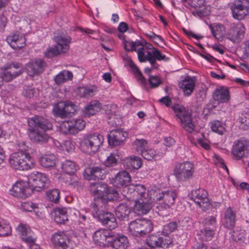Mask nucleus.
Here are the masks:
<instances>
[{"mask_svg": "<svg viewBox=\"0 0 249 249\" xmlns=\"http://www.w3.org/2000/svg\"><path fill=\"white\" fill-rule=\"evenodd\" d=\"M200 235L203 236L202 238L206 240H211L214 235L213 230H209L205 228L200 231Z\"/></svg>", "mask_w": 249, "mask_h": 249, "instance_id": "obj_57", "label": "nucleus"}, {"mask_svg": "<svg viewBox=\"0 0 249 249\" xmlns=\"http://www.w3.org/2000/svg\"><path fill=\"white\" fill-rule=\"evenodd\" d=\"M133 43H135L134 44V51H136L138 47H140L138 49L137 53L139 60L141 62L148 61L151 64H153L156 60L161 61L166 58V56L156 48H153L148 51L144 49L143 45L139 41L133 42Z\"/></svg>", "mask_w": 249, "mask_h": 249, "instance_id": "obj_4", "label": "nucleus"}, {"mask_svg": "<svg viewBox=\"0 0 249 249\" xmlns=\"http://www.w3.org/2000/svg\"><path fill=\"white\" fill-rule=\"evenodd\" d=\"M131 209L125 203L120 204L115 210L116 216L120 220H127L131 213Z\"/></svg>", "mask_w": 249, "mask_h": 249, "instance_id": "obj_41", "label": "nucleus"}, {"mask_svg": "<svg viewBox=\"0 0 249 249\" xmlns=\"http://www.w3.org/2000/svg\"><path fill=\"white\" fill-rule=\"evenodd\" d=\"M113 233L109 230H99L96 231L93 236L95 243L100 247H108L111 241Z\"/></svg>", "mask_w": 249, "mask_h": 249, "instance_id": "obj_15", "label": "nucleus"}, {"mask_svg": "<svg viewBox=\"0 0 249 249\" xmlns=\"http://www.w3.org/2000/svg\"><path fill=\"white\" fill-rule=\"evenodd\" d=\"M152 200L145 199L135 202V210L139 214H146L152 207Z\"/></svg>", "mask_w": 249, "mask_h": 249, "instance_id": "obj_40", "label": "nucleus"}, {"mask_svg": "<svg viewBox=\"0 0 249 249\" xmlns=\"http://www.w3.org/2000/svg\"><path fill=\"white\" fill-rule=\"evenodd\" d=\"M40 164L45 167H53L55 165L57 159L53 154L46 155L40 159Z\"/></svg>", "mask_w": 249, "mask_h": 249, "instance_id": "obj_42", "label": "nucleus"}, {"mask_svg": "<svg viewBox=\"0 0 249 249\" xmlns=\"http://www.w3.org/2000/svg\"><path fill=\"white\" fill-rule=\"evenodd\" d=\"M148 246L151 248L160 247L167 248L172 244V239L168 234H163L159 237L157 235H151L146 240Z\"/></svg>", "mask_w": 249, "mask_h": 249, "instance_id": "obj_14", "label": "nucleus"}, {"mask_svg": "<svg viewBox=\"0 0 249 249\" xmlns=\"http://www.w3.org/2000/svg\"><path fill=\"white\" fill-rule=\"evenodd\" d=\"M61 168L62 172L65 174L72 175V178L69 182V184H75L77 183L78 178L77 177L73 176L77 170L76 164L70 160H66L62 162Z\"/></svg>", "mask_w": 249, "mask_h": 249, "instance_id": "obj_21", "label": "nucleus"}, {"mask_svg": "<svg viewBox=\"0 0 249 249\" xmlns=\"http://www.w3.org/2000/svg\"><path fill=\"white\" fill-rule=\"evenodd\" d=\"M6 40L8 43L14 49H20L25 46V38L18 32L8 36Z\"/></svg>", "mask_w": 249, "mask_h": 249, "instance_id": "obj_25", "label": "nucleus"}, {"mask_svg": "<svg viewBox=\"0 0 249 249\" xmlns=\"http://www.w3.org/2000/svg\"><path fill=\"white\" fill-rule=\"evenodd\" d=\"M22 209L27 212H31L35 209L37 208V204L32 202H26L22 204Z\"/></svg>", "mask_w": 249, "mask_h": 249, "instance_id": "obj_60", "label": "nucleus"}, {"mask_svg": "<svg viewBox=\"0 0 249 249\" xmlns=\"http://www.w3.org/2000/svg\"><path fill=\"white\" fill-rule=\"evenodd\" d=\"M72 134H75L83 129L85 126V122L81 119L70 120Z\"/></svg>", "mask_w": 249, "mask_h": 249, "instance_id": "obj_43", "label": "nucleus"}, {"mask_svg": "<svg viewBox=\"0 0 249 249\" xmlns=\"http://www.w3.org/2000/svg\"><path fill=\"white\" fill-rule=\"evenodd\" d=\"M177 196V193L175 191L170 190L156 194L153 200L160 202L158 207H160L162 209H166L174 204Z\"/></svg>", "mask_w": 249, "mask_h": 249, "instance_id": "obj_13", "label": "nucleus"}, {"mask_svg": "<svg viewBox=\"0 0 249 249\" xmlns=\"http://www.w3.org/2000/svg\"><path fill=\"white\" fill-rule=\"evenodd\" d=\"M241 126L243 129H246L249 126V113H242L238 119Z\"/></svg>", "mask_w": 249, "mask_h": 249, "instance_id": "obj_53", "label": "nucleus"}, {"mask_svg": "<svg viewBox=\"0 0 249 249\" xmlns=\"http://www.w3.org/2000/svg\"><path fill=\"white\" fill-rule=\"evenodd\" d=\"M143 158L148 160H152L157 157H160L161 155L156 152L153 149H145L141 154Z\"/></svg>", "mask_w": 249, "mask_h": 249, "instance_id": "obj_46", "label": "nucleus"}, {"mask_svg": "<svg viewBox=\"0 0 249 249\" xmlns=\"http://www.w3.org/2000/svg\"><path fill=\"white\" fill-rule=\"evenodd\" d=\"M236 220L235 212L229 207L225 212L224 218V225L228 229H232L234 227Z\"/></svg>", "mask_w": 249, "mask_h": 249, "instance_id": "obj_38", "label": "nucleus"}, {"mask_svg": "<svg viewBox=\"0 0 249 249\" xmlns=\"http://www.w3.org/2000/svg\"><path fill=\"white\" fill-rule=\"evenodd\" d=\"M117 163V160L115 158L114 154L112 153L107 157L105 161V164L107 167H113L116 165Z\"/></svg>", "mask_w": 249, "mask_h": 249, "instance_id": "obj_59", "label": "nucleus"}, {"mask_svg": "<svg viewBox=\"0 0 249 249\" xmlns=\"http://www.w3.org/2000/svg\"><path fill=\"white\" fill-rule=\"evenodd\" d=\"M28 136L33 142L42 143L48 142L52 138L46 131L52 129V124L46 119L35 116L28 120Z\"/></svg>", "mask_w": 249, "mask_h": 249, "instance_id": "obj_1", "label": "nucleus"}, {"mask_svg": "<svg viewBox=\"0 0 249 249\" xmlns=\"http://www.w3.org/2000/svg\"><path fill=\"white\" fill-rule=\"evenodd\" d=\"M191 198L200 208H205L209 206L207 192L203 189H195L192 191Z\"/></svg>", "mask_w": 249, "mask_h": 249, "instance_id": "obj_17", "label": "nucleus"}, {"mask_svg": "<svg viewBox=\"0 0 249 249\" xmlns=\"http://www.w3.org/2000/svg\"><path fill=\"white\" fill-rule=\"evenodd\" d=\"M76 110V106L71 102L65 101L56 104L53 108L54 114L62 118H66L74 114Z\"/></svg>", "mask_w": 249, "mask_h": 249, "instance_id": "obj_12", "label": "nucleus"}, {"mask_svg": "<svg viewBox=\"0 0 249 249\" xmlns=\"http://www.w3.org/2000/svg\"><path fill=\"white\" fill-rule=\"evenodd\" d=\"M72 78L73 74L71 71L63 70L53 77V80L56 85L60 86L69 81L71 80Z\"/></svg>", "mask_w": 249, "mask_h": 249, "instance_id": "obj_39", "label": "nucleus"}, {"mask_svg": "<svg viewBox=\"0 0 249 249\" xmlns=\"http://www.w3.org/2000/svg\"><path fill=\"white\" fill-rule=\"evenodd\" d=\"M195 172L193 163L185 161L178 164L174 170V175L180 181H187L192 178Z\"/></svg>", "mask_w": 249, "mask_h": 249, "instance_id": "obj_10", "label": "nucleus"}, {"mask_svg": "<svg viewBox=\"0 0 249 249\" xmlns=\"http://www.w3.org/2000/svg\"><path fill=\"white\" fill-rule=\"evenodd\" d=\"M211 29L213 36L216 38H219L221 37L223 34L224 27L222 25L216 24L213 26H211Z\"/></svg>", "mask_w": 249, "mask_h": 249, "instance_id": "obj_47", "label": "nucleus"}, {"mask_svg": "<svg viewBox=\"0 0 249 249\" xmlns=\"http://www.w3.org/2000/svg\"><path fill=\"white\" fill-rule=\"evenodd\" d=\"M131 177L126 171L119 172L115 177L111 179V183L117 187L126 186L131 181Z\"/></svg>", "mask_w": 249, "mask_h": 249, "instance_id": "obj_26", "label": "nucleus"}, {"mask_svg": "<svg viewBox=\"0 0 249 249\" xmlns=\"http://www.w3.org/2000/svg\"><path fill=\"white\" fill-rule=\"evenodd\" d=\"M45 67V63L41 59L29 62L26 64L25 69L28 74L31 76L42 72Z\"/></svg>", "mask_w": 249, "mask_h": 249, "instance_id": "obj_27", "label": "nucleus"}, {"mask_svg": "<svg viewBox=\"0 0 249 249\" xmlns=\"http://www.w3.org/2000/svg\"><path fill=\"white\" fill-rule=\"evenodd\" d=\"M215 159V162L216 164H219L221 168L225 169L227 172H228V169L227 167L224 163L223 160L217 155H215L214 157Z\"/></svg>", "mask_w": 249, "mask_h": 249, "instance_id": "obj_64", "label": "nucleus"}, {"mask_svg": "<svg viewBox=\"0 0 249 249\" xmlns=\"http://www.w3.org/2000/svg\"><path fill=\"white\" fill-rule=\"evenodd\" d=\"M54 41L56 43L55 45L62 53H66L69 50V44L71 41L70 36H57L54 37Z\"/></svg>", "mask_w": 249, "mask_h": 249, "instance_id": "obj_35", "label": "nucleus"}, {"mask_svg": "<svg viewBox=\"0 0 249 249\" xmlns=\"http://www.w3.org/2000/svg\"><path fill=\"white\" fill-rule=\"evenodd\" d=\"M148 82L151 88H157L162 83L160 77L156 75H149Z\"/></svg>", "mask_w": 249, "mask_h": 249, "instance_id": "obj_56", "label": "nucleus"}, {"mask_svg": "<svg viewBox=\"0 0 249 249\" xmlns=\"http://www.w3.org/2000/svg\"><path fill=\"white\" fill-rule=\"evenodd\" d=\"M17 230L22 241L29 246L36 243L37 237L28 226L19 224Z\"/></svg>", "mask_w": 249, "mask_h": 249, "instance_id": "obj_19", "label": "nucleus"}, {"mask_svg": "<svg viewBox=\"0 0 249 249\" xmlns=\"http://www.w3.org/2000/svg\"><path fill=\"white\" fill-rule=\"evenodd\" d=\"M232 238L235 242L239 243H244L246 239L245 232L243 230L234 231Z\"/></svg>", "mask_w": 249, "mask_h": 249, "instance_id": "obj_49", "label": "nucleus"}, {"mask_svg": "<svg viewBox=\"0 0 249 249\" xmlns=\"http://www.w3.org/2000/svg\"><path fill=\"white\" fill-rule=\"evenodd\" d=\"M106 171L99 167L87 168L84 171L83 176L87 180L103 179L106 177Z\"/></svg>", "mask_w": 249, "mask_h": 249, "instance_id": "obj_23", "label": "nucleus"}, {"mask_svg": "<svg viewBox=\"0 0 249 249\" xmlns=\"http://www.w3.org/2000/svg\"><path fill=\"white\" fill-rule=\"evenodd\" d=\"M153 230L151 221L146 219H136L131 222L128 226V233L134 236L145 235Z\"/></svg>", "mask_w": 249, "mask_h": 249, "instance_id": "obj_7", "label": "nucleus"}, {"mask_svg": "<svg viewBox=\"0 0 249 249\" xmlns=\"http://www.w3.org/2000/svg\"><path fill=\"white\" fill-rule=\"evenodd\" d=\"M231 9L234 19L242 20L249 14V0H236Z\"/></svg>", "mask_w": 249, "mask_h": 249, "instance_id": "obj_11", "label": "nucleus"}, {"mask_svg": "<svg viewBox=\"0 0 249 249\" xmlns=\"http://www.w3.org/2000/svg\"><path fill=\"white\" fill-rule=\"evenodd\" d=\"M26 151V149H23L10 156L9 163L12 168L23 171L34 167L35 160Z\"/></svg>", "mask_w": 249, "mask_h": 249, "instance_id": "obj_2", "label": "nucleus"}, {"mask_svg": "<svg viewBox=\"0 0 249 249\" xmlns=\"http://www.w3.org/2000/svg\"><path fill=\"white\" fill-rule=\"evenodd\" d=\"M176 116L180 120L181 126L188 132L192 133L195 129L196 124L193 121L192 113L184 107L176 105L173 107Z\"/></svg>", "mask_w": 249, "mask_h": 249, "instance_id": "obj_5", "label": "nucleus"}, {"mask_svg": "<svg viewBox=\"0 0 249 249\" xmlns=\"http://www.w3.org/2000/svg\"><path fill=\"white\" fill-rule=\"evenodd\" d=\"M213 97L219 103H227L230 99L229 91L223 87L217 88L213 92Z\"/></svg>", "mask_w": 249, "mask_h": 249, "instance_id": "obj_29", "label": "nucleus"}, {"mask_svg": "<svg viewBox=\"0 0 249 249\" xmlns=\"http://www.w3.org/2000/svg\"><path fill=\"white\" fill-rule=\"evenodd\" d=\"M99 88L95 85L80 87L78 93L80 97L89 98L95 96L99 91Z\"/></svg>", "mask_w": 249, "mask_h": 249, "instance_id": "obj_34", "label": "nucleus"}, {"mask_svg": "<svg viewBox=\"0 0 249 249\" xmlns=\"http://www.w3.org/2000/svg\"><path fill=\"white\" fill-rule=\"evenodd\" d=\"M74 147L73 144L69 141H66L63 143V149L68 152L73 150Z\"/></svg>", "mask_w": 249, "mask_h": 249, "instance_id": "obj_63", "label": "nucleus"}, {"mask_svg": "<svg viewBox=\"0 0 249 249\" xmlns=\"http://www.w3.org/2000/svg\"><path fill=\"white\" fill-rule=\"evenodd\" d=\"M111 241L109 243L108 247H111L115 249H125L128 244L127 238L124 235L115 237L113 234Z\"/></svg>", "mask_w": 249, "mask_h": 249, "instance_id": "obj_33", "label": "nucleus"}, {"mask_svg": "<svg viewBox=\"0 0 249 249\" xmlns=\"http://www.w3.org/2000/svg\"><path fill=\"white\" fill-rule=\"evenodd\" d=\"M101 107V103L98 100H94L90 102L84 108L83 112L88 116L94 115L100 110Z\"/></svg>", "mask_w": 249, "mask_h": 249, "instance_id": "obj_37", "label": "nucleus"}, {"mask_svg": "<svg viewBox=\"0 0 249 249\" xmlns=\"http://www.w3.org/2000/svg\"><path fill=\"white\" fill-rule=\"evenodd\" d=\"M127 137V133L121 130H113L108 135L109 145H119L123 143Z\"/></svg>", "mask_w": 249, "mask_h": 249, "instance_id": "obj_24", "label": "nucleus"}, {"mask_svg": "<svg viewBox=\"0 0 249 249\" xmlns=\"http://www.w3.org/2000/svg\"><path fill=\"white\" fill-rule=\"evenodd\" d=\"M196 85L195 80L190 77H187L178 83V87L182 89L185 96H190L194 91Z\"/></svg>", "mask_w": 249, "mask_h": 249, "instance_id": "obj_32", "label": "nucleus"}, {"mask_svg": "<svg viewBox=\"0 0 249 249\" xmlns=\"http://www.w3.org/2000/svg\"><path fill=\"white\" fill-rule=\"evenodd\" d=\"M147 142L146 140L142 139H137L133 143V148L137 152H140L142 153L147 147Z\"/></svg>", "mask_w": 249, "mask_h": 249, "instance_id": "obj_45", "label": "nucleus"}, {"mask_svg": "<svg viewBox=\"0 0 249 249\" xmlns=\"http://www.w3.org/2000/svg\"><path fill=\"white\" fill-rule=\"evenodd\" d=\"M60 131L64 134H72L70 121L62 122L59 125Z\"/></svg>", "mask_w": 249, "mask_h": 249, "instance_id": "obj_52", "label": "nucleus"}, {"mask_svg": "<svg viewBox=\"0 0 249 249\" xmlns=\"http://www.w3.org/2000/svg\"><path fill=\"white\" fill-rule=\"evenodd\" d=\"M10 195L18 198H26L33 193L27 180H18L15 182L9 190Z\"/></svg>", "mask_w": 249, "mask_h": 249, "instance_id": "obj_9", "label": "nucleus"}, {"mask_svg": "<svg viewBox=\"0 0 249 249\" xmlns=\"http://www.w3.org/2000/svg\"><path fill=\"white\" fill-rule=\"evenodd\" d=\"M186 3L191 7L196 9L201 7L204 5L205 0H185Z\"/></svg>", "mask_w": 249, "mask_h": 249, "instance_id": "obj_58", "label": "nucleus"}, {"mask_svg": "<svg viewBox=\"0 0 249 249\" xmlns=\"http://www.w3.org/2000/svg\"><path fill=\"white\" fill-rule=\"evenodd\" d=\"M126 160L131 167L135 169H139L142 165L141 159L139 157L130 156L127 158Z\"/></svg>", "mask_w": 249, "mask_h": 249, "instance_id": "obj_48", "label": "nucleus"}, {"mask_svg": "<svg viewBox=\"0 0 249 249\" xmlns=\"http://www.w3.org/2000/svg\"><path fill=\"white\" fill-rule=\"evenodd\" d=\"M47 196L50 201L57 203L60 198V192L57 189H53L47 193Z\"/></svg>", "mask_w": 249, "mask_h": 249, "instance_id": "obj_54", "label": "nucleus"}, {"mask_svg": "<svg viewBox=\"0 0 249 249\" xmlns=\"http://www.w3.org/2000/svg\"><path fill=\"white\" fill-rule=\"evenodd\" d=\"M28 181L32 193L34 191L40 192L45 189L50 182L49 179L45 174L38 172L32 173Z\"/></svg>", "mask_w": 249, "mask_h": 249, "instance_id": "obj_8", "label": "nucleus"}, {"mask_svg": "<svg viewBox=\"0 0 249 249\" xmlns=\"http://www.w3.org/2000/svg\"><path fill=\"white\" fill-rule=\"evenodd\" d=\"M11 227L9 222L3 219H0V237L9 236L11 234Z\"/></svg>", "mask_w": 249, "mask_h": 249, "instance_id": "obj_44", "label": "nucleus"}, {"mask_svg": "<svg viewBox=\"0 0 249 249\" xmlns=\"http://www.w3.org/2000/svg\"><path fill=\"white\" fill-rule=\"evenodd\" d=\"M205 226L214 225L216 223V218L214 216H210L205 218L203 221Z\"/></svg>", "mask_w": 249, "mask_h": 249, "instance_id": "obj_62", "label": "nucleus"}, {"mask_svg": "<svg viewBox=\"0 0 249 249\" xmlns=\"http://www.w3.org/2000/svg\"><path fill=\"white\" fill-rule=\"evenodd\" d=\"M104 141L102 135L98 133L85 135L79 142V149L88 155L94 154L98 151Z\"/></svg>", "mask_w": 249, "mask_h": 249, "instance_id": "obj_3", "label": "nucleus"}, {"mask_svg": "<svg viewBox=\"0 0 249 249\" xmlns=\"http://www.w3.org/2000/svg\"><path fill=\"white\" fill-rule=\"evenodd\" d=\"M122 57L124 64L129 66L134 72L138 80L140 81L142 85H145L146 84L145 79L142 76L138 67L133 62L131 58L126 53L122 55Z\"/></svg>", "mask_w": 249, "mask_h": 249, "instance_id": "obj_31", "label": "nucleus"}, {"mask_svg": "<svg viewBox=\"0 0 249 249\" xmlns=\"http://www.w3.org/2000/svg\"><path fill=\"white\" fill-rule=\"evenodd\" d=\"M69 209L65 207H57L53 210L52 216L56 223L64 224L68 220V213Z\"/></svg>", "mask_w": 249, "mask_h": 249, "instance_id": "obj_30", "label": "nucleus"}, {"mask_svg": "<svg viewBox=\"0 0 249 249\" xmlns=\"http://www.w3.org/2000/svg\"><path fill=\"white\" fill-rule=\"evenodd\" d=\"M23 72L22 69L18 71H15L12 68H7L1 72L0 78L5 82H10L20 75Z\"/></svg>", "mask_w": 249, "mask_h": 249, "instance_id": "obj_36", "label": "nucleus"}, {"mask_svg": "<svg viewBox=\"0 0 249 249\" xmlns=\"http://www.w3.org/2000/svg\"><path fill=\"white\" fill-rule=\"evenodd\" d=\"M99 220L111 231L117 226L116 219L114 214L110 212L102 211L97 215Z\"/></svg>", "mask_w": 249, "mask_h": 249, "instance_id": "obj_20", "label": "nucleus"}, {"mask_svg": "<svg viewBox=\"0 0 249 249\" xmlns=\"http://www.w3.org/2000/svg\"><path fill=\"white\" fill-rule=\"evenodd\" d=\"M61 53H62L55 46L49 47L44 52V55L47 58H51Z\"/></svg>", "mask_w": 249, "mask_h": 249, "instance_id": "obj_51", "label": "nucleus"}, {"mask_svg": "<svg viewBox=\"0 0 249 249\" xmlns=\"http://www.w3.org/2000/svg\"><path fill=\"white\" fill-rule=\"evenodd\" d=\"M53 243L56 247L66 249L69 243L68 235L64 231H58L54 233L51 237Z\"/></svg>", "mask_w": 249, "mask_h": 249, "instance_id": "obj_28", "label": "nucleus"}, {"mask_svg": "<svg viewBox=\"0 0 249 249\" xmlns=\"http://www.w3.org/2000/svg\"><path fill=\"white\" fill-rule=\"evenodd\" d=\"M177 223L175 222H170L164 225L163 228L162 233L168 234L169 233L175 231L177 229Z\"/></svg>", "mask_w": 249, "mask_h": 249, "instance_id": "obj_55", "label": "nucleus"}, {"mask_svg": "<svg viewBox=\"0 0 249 249\" xmlns=\"http://www.w3.org/2000/svg\"><path fill=\"white\" fill-rule=\"evenodd\" d=\"M156 193L154 190H147L143 185L137 184L133 192V199L135 202L145 199L152 200V194Z\"/></svg>", "mask_w": 249, "mask_h": 249, "instance_id": "obj_18", "label": "nucleus"}, {"mask_svg": "<svg viewBox=\"0 0 249 249\" xmlns=\"http://www.w3.org/2000/svg\"><path fill=\"white\" fill-rule=\"evenodd\" d=\"M232 154L240 159L245 154H249V141L241 140L235 142L232 149Z\"/></svg>", "mask_w": 249, "mask_h": 249, "instance_id": "obj_22", "label": "nucleus"}, {"mask_svg": "<svg viewBox=\"0 0 249 249\" xmlns=\"http://www.w3.org/2000/svg\"><path fill=\"white\" fill-rule=\"evenodd\" d=\"M211 128L213 131L219 134H223L225 131L222 123L218 121H213L211 123Z\"/></svg>", "mask_w": 249, "mask_h": 249, "instance_id": "obj_50", "label": "nucleus"}, {"mask_svg": "<svg viewBox=\"0 0 249 249\" xmlns=\"http://www.w3.org/2000/svg\"><path fill=\"white\" fill-rule=\"evenodd\" d=\"M245 27L242 23L239 22L231 26L226 36L227 38L233 42H239L244 36Z\"/></svg>", "mask_w": 249, "mask_h": 249, "instance_id": "obj_16", "label": "nucleus"}, {"mask_svg": "<svg viewBox=\"0 0 249 249\" xmlns=\"http://www.w3.org/2000/svg\"><path fill=\"white\" fill-rule=\"evenodd\" d=\"M90 191L94 195H97V198L103 203L111 201L118 196V193L109 188L107 184L99 183H91Z\"/></svg>", "mask_w": 249, "mask_h": 249, "instance_id": "obj_6", "label": "nucleus"}, {"mask_svg": "<svg viewBox=\"0 0 249 249\" xmlns=\"http://www.w3.org/2000/svg\"><path fill=\"white\" fill-rule=\"evenodd\" d=\"M35 93V89L30 87L24 88L22 91V94L24 96L29 98L34 97Z\"/></svg>", "mask_w": 249, "mask_h": 249, "instance_id": "obj_61", "label": "nucleus"}]
</instances>
